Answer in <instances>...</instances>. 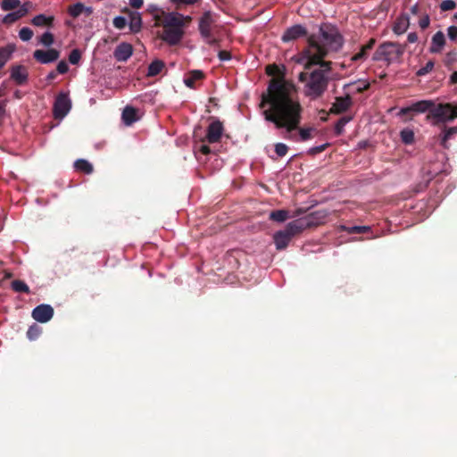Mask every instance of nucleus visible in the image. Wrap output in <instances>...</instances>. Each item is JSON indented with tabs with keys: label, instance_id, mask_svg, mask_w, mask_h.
<instances>
[{
	"label": "nucleus",
	"instance_id": "1",
	"mask_svg": "<svg viewBox=\"0 0 457 457\" xmlns=\"http://www.w3.org/2000/svg\"><path fill=\"white\" fill-rule=\"evenodd\" d=\"M269 108L263 111L267 121L272 122L277 129H285L290 133L298 129L299 135H292L294 141H307L312 138L314 128H299L303 108L299 102L295 87L283 78L270 80L267 93L262 95L260 106Z\"/></svg>",
	"mask_w": 457,
	"mask_h": 457
},
{
	"label": "nucleus",
	"instance_id": "2",
	"mask_svg": "<svg viewBox=\"0 0 457 457\" xmlns=\"http://www.w3.org/2000/svg\"><path fill=\"white\" fill-rule=\"evenodd\" d=\"M155 25L162 28L160 35L162 40L170 46L178 45L185 35L180 21L177 19L174 12H164L154 15Z\"/></svg>",
	"mask_w": 457,
	"mask_h": 457
},
{
	"label": "nucleus",
	"instance_id": "3",
	"mask_svg": "<svg viewBox=\"0 0 457 457\" xmlns=\"http://www.w3.org/2000/svg\"><path fill=\"white\" fill-rule=\"evenodd\" d=\"M307 42L308 48L303 51V54L307 58L304 68L310 70L313 65H320V68L317 70H321L326 75V73L331 71L332 65L331 62L323 60L328 53L327 47L320 45L314 35L309 36Z\"/></svg>",
	"mask_w": 457,
	"mask_h": 457
},
{
	"label": "nucleus",
	"instance_id": "4",
	"mask_svg": "<svg viewBox=\"0 0 457 457\" xmlns=\"http://www.w3.org/2000/svg\"><path fill=\"white\" fill-rule=\"evenodd\" d=\"M298 79L301 82H306L304 93L312 99L320 97L328 85V77L321 70H314L310 74L301 72Z\"/></svg>",
	"mask_w": 457,
	"mask_h": 457
},
{
	"label": "nucleus",
	"instance_id": "5",
	"mask_svg": "<svg viewBox=\"0 0 457 457\" xmlns=\"http://www.w3.org/2000/svg\"><path fill=\"white\" fill-rule=\"evenodd\" d=\"M404 50V46L398 43L385 42L376 49L372 59L375 62L385 61L389 64L400 59Z\"/></svg>",
	"mask_w": 457,
	"mask_h": 457
},
{
	"label": "nucleus",
	"instance_id": "6",
	"mask_svg": "<svg viewBox=\"0 0 457 457\" xmlns=\"http://www.w3.org/2000/svg\"><path fill=\"white\" fill-rule=\"evenodd\" d=\"M320 32L322 39L332 50L337 51L343 46L344 38L337 27L323 23L320 27Z\"/></svg>",
	"mask_w": 457,
	"mask_h": 457
},
{
	"label": "nucleus",
	"instance_id": "7",
	"mask_svg": "<svg viewBox=\"0 0 457 457\" xmlns=\"http://www.w3.org/2000/svg\"><path fill=\"white\" fill-rule=\"evenodd\" d=\"M314 220V213H312L308 216L295 220L287 223L285 229L283 230L292 238L295 235L303 231L305 228L317 226L318 223Z\"/></svg>",
	"mask_w": 457,
	"mask_h": 457
},
{
	"label": "nucleus",
	"instance_id": "8",
	"mask_svg": "<svg viewBox=\"0 0 457 457\" xmlns=\"http://www.w3.org/2000/svg\"><path fill=\"white\" fill-rule=\"evenodd\" d=\"M436 106L437 105H436L432 100H420L413 103L408 107L402 108L397 115L402 117L410 113H424L426 112H429V115L433 117V111Z\"/></svg>",
	"mask_w": 457,
	"mask_h": 457
},
{
	"label": "nucleus",
	"instance_id": "9",
	"mask_svg": "<svg viewBox=\"0 0 457 457\" xmlns=\"http://www.w3.org/2000/svg\"><path fill=\"white\" fill-rule=\"evenodd\" d=\"M71 109V101L69 97L68 93H63V92L59 93L57 95L54 104V108H53L54 117L55 119L62 120L68 114V112H70Z\"/></svg>",
	"mask_w": 457,
	"mask_h": 457
},
{
	"label": "nucleus",
	"instance_id": "10",
	"mask_svg": "<svg viewBox=\"0 0 457 457\" xmlns=\"http://www.w3.org/2000/svg\"><path fill=\"white\" fill-rule=\"evenodd\" d=\"M215 15L211 11L204 12L199 18L198 30L202 37H210L215 27Z\"/></svg>",
	"mask_w": 457,
	"mask_h": 457
},
{
	"label": "nucleus",
	"instance_id": "11",
	"mask_svg": "<svg viewBox=\"0 0 457 457\" xmlns=\"http://www.w3.org/2000/svg\"><path fill=\"white\" fill-rule=\"evenodd\" d=\"M433 117L442 121L453 120L457 118V104L450 103L437 104L433 111Z\"/></svg>",
	"mask_w": 457,
	"mask_h": 457
},
{
	"label": "nucleus",
	"instance_id": "12",
	"mask_svg": "<svg viewBox=\"0 0 457 457\" xmlns=\"http://www.w3.org/2000/svg\"><path fill=\"white\" fill-rule=\"evenodd\" d=\"M223 133V123L220 120H214L207 127L205 139L209 144L218 143L220 141Z\"/></svg>",
	"mask_w": 457,
	"mask_h": 457
},
{
	"label": "nucleus",
	"instance_id": "13",
	"mask_svg": "<svg viewBox=\"0 0 457 457\" xmlns=\"http://www.w3.org/2000/svg\"><path fill=\"white\" fill-rule=\"evenodd\" d=\"M308 31L305 27L300 24L294 25L287 28L281 37V40L284 43L297 40L300 37H306Z\"/></svg>",
	"mask_w": 457,
	"mask_h": 457
},
{
	"label": "nucleus",
	"instance_id": "14",
	"mask_svg": "<svg viewBox=\"0 0 457 457\" xmlns=\"http://www.w3.org/2000/svg\"><path fill=\"white\" fill-rule=\"evenodd\" d=\"M32 318L41 323L49 321L54 316V309L49 304H39L33 309Z\"/></svg>",
	"mask_w": 457,
	"mask_h": 457
},
{
	"label": "nucleus",
	"instance_id": "15",
	"mask_svg": "<svg viewBox=\"0 0 457 457\" xmlns=\"http://www.w3.org/2000/svg\"><path fill=\"white\" fill-rule=\"evenodd\" d=\"M60 56V52L54 48H50L48 50H36L33 53V57L35 60L40 63L46 64L58 60Z\"/></svg>",
	"mask_w": 457,
	"mask_h": 457
},
{
	"label": "nucleus",
	"instance_id": "16",
	"mask_svg": "<svg viewBox=\"0 0 457 457\" xmlns=\"http://www.w3.org/2000/svg\"><path fill=\"white\" fill-rule=\"evenodd\" d=\"M133 54V47L129 43H120L113 52V56L118 62L128 61Z\"/></svg>",
	"mask_w": 457,
	"mask_h": 457
},
{
	"label": "nucleus",
	"instance_id": "17",
	"mask_svg": "<svg viewBox=\"0 0 457 457\" xmlns=\"http://www.w3.org/2000/svg\"><path fill=\"white\" fill-rule=\"evenodd\" d=\"M352 104V98L349 95L345 97H337L330 108L331 113L339 114L345 112Z\"/></svg>",
	"mask_w": 457,
	"mask_h": 457
},
{
	"label": "nucleus",
	"instance_id": "18",
	"mask_svg": "<svg viewBox=\"0 0 457 457\" xmlns=\"http://www.w3.org/2000/svg\"><path fill=\"white\" fill-rule=\"evenodd\" d=\"M375 44H376V39L370 38L367 42V44H365L364 46H362L361 47L360 52H358L357 54H355L354 55H353L351 57V61H353L354 62L365 61L368 58L369 51H370L374 47Z\"/></svg>",
	"mask_w": 457,
	"mask_h": 457
},
{
	"label": "nucleus",
	"instance_id": "19",
	"mask_svg": "<svg viewBox=\"0 0 457 457\" xmlns=\"http://www.w3.org/2000/svg\"><path fill=\"white\" fill-rule=\"evenodd\" d=\"M11 77L18 85H23L28 80V72L26 68L22 65L12 67Z\"/></svg>",
	"mask_w": 457,
	"mask_h": 457
},
{
	"label": "nucleus",
	"instance_id": "20",
	"mask_svg": "<svg viewBox=\"0 0 457 457\" xmlns=\"http://www.w3.org/2000/svg\"><path fill=\"white\" fill-rule=\"evenodd\" d=\"M445 45V37L442 31H437L433 37L429 52L433 54L440 53Z\"/></svg>",
	"mask_w": 457,
	"mask_h": 457
},
{
	"label": "nucleus",
	"instance_id": "21",
	"mask_svg": "<svg viewBox=\"0 0 457 457\" xmlns=\"http://www.w3.org/2000/svg\"><path fill=\"white\" fill-rule=\"evenodd\" d=\"M409 25V17L406 14H402L396 19L393 27V31L397 35H402L407 30Z\"/></svg>",
	"mask_w": 457,
	"mask_h": 457
},
{
	"label": "nucleus",
	"instance_id": "22",
	"mask_svg": "<svg viewBox=\"0 0 457 457\" xmlns=\"http://www.w3.org/2000/svg\"><path fill=\"white\" fill-rule=\"evenodd\" d=\"M121 118L125 125L130 126L138 119L137 109L132 106H126L122 112Z\"/></svg>",
	"mask_w": 457,
	"mask_h": 457
},
{
	"label": "nucleus",
	"instance_id": "23",
	"mask_svg": "<svg viewBox=\"0 0 457 457\" xmlns=\"http://www.w3.org/2000/svg\"><path fill=\"white\" fill-rule=\"evenodd\" d=\"M292 238L284 230H279L274 235V243L278 250L287 248Z\"/></svg>",
	"mask_w": 457,
	"mask_h": 457
},
{
	"label": "nucleus",
	"instance_id": "24",
	"mask_svg": "<svg viewBox=\"0 0 457 457\" xmlns=\"http://www.w3.org/2000/svg\"><path fill=\"white\" fill-rule=\"evenodd\" d=\"M54 18V16H46L45 14L36 15L31 20V24L36 27H53Z\"/></svg>",
	"mask_w": 457,
	"mask_h": 457
},
{
	"label": "nucleus",
	"instance_id": "25",
	"mask_svg": "<svg viewBox=\"0 0 457 457\" xmlns=\"http://www.w3.org/2000/svg\"><path fill=\"white\" fill-rule=\"evenodd\" d=\"M74 168L76 170L85 174H91L94 171L93 165L85 159H78L75 161Z\"/></svg>",
	"mask_w": 457,
	"mask_h": 457
},
{
	"label": "nucleus",
	"instance_id": "26",
	"mask_svg": "<svg viewBox=\"0 0 457 457\" xmlns=\"http://www.w3.org/2000/svg\"><path fill=\"white\" fill-rule=\"evenodd\" d=\"M26 13H27V9L20 8L19 10H17L15 12L6 14L3 19V22L5 24L14 23L19 19L22 18Z\"/></svg>",
	"mask_w": 457,
	"mask_h": 457
},
{
	"label": "nucleus",
	"instance_id": "27",
	"mask_svg": "<svg viewBox=\"0 0 457 457\" xmlns=\"http://www.w3.org/2000/svg\"><path fill=\"white\" fill-rule=\"evenodd\" d=\"M204 72L198 70H195L189 72L188 76L184 79L187 87L190 88L195 87V82L204 78Z\"/></svg>",
	"mask_w": 457,
	"mask_h": 457
},
{
	"label": "nucleus",
	"instance_id": "28",
	"mask_svg": "<svg viewBox=\"0 0 457 457\" xmlns=\"http://www.w3.org/2000/svg\"><path fill=\"white\" fill-rule=\"evenodd\" d=\"M14 46L8 45L0 48V70L4 66L7 61L11 58L14 51Z\"/></svg>",
	"mask_w": 457,
	"mask_h": 457
},
{
	"label": "nucleus",
	"instance_id": "29",
	"mask_svg": "<svg viewBox=\"0 0 457 457\" xmlns=\"http://www.w3.org/2000/svg\"><path fill=\"white\" fill-rule=\"evenodd\" d=\"M164 66H165L164 62L161 60H155V61L152 62L148 66L147 76L154 77V76L158 75L159 73H161V71H162Z\"/></svg>",
	"mask_w": 457,
	"mask_h": 457
},
{
	"label": "nucleus",
	"instance_id": "30",
	"mask_svg": "<svg viewBox=\"0 0 457 457\" xmlns=\"http://www.w3.org/2000/svg\"><path fill=\"white\" fill-rule=\"evenodd\" d=\"M288 218V212L286 210H276L270 213V220L283 222Z\"/></svg>",
	"mask_w": 457,
	"mask_h": 457
},
{
	"label": "nucleus",
	"instance_id": "31",
	"mask_svg": "<svg viewBox=\"0 0 457 457\" xmlns=\"http://www.w3.org/2000/svg\"><path fill=\"white\" fill-rule=\"evenodd\" d=\"M341 230L346 231L349 234H362L368 232L370 228L368 226H353V227H346V226H341Z\"/></svg>",
	"mask_w": 457,
	"mask_h": 457
},
{
	"label": "nucleus",
	"instance_id": "32",
	"mask_svg": "<svg viewBox=\"0 0 457 457\" xmlns=\"http://www.w3.org/2000/svg\"><path fill=\"white\" fill-rule=\"evenodd\" d=\"M401 140L405 145H411L414 142V132L410 129H403L400 132Z\"/></svg>",
	"mask_w": 457,
	"mask_h": 457
},
{
	"label": "nucleus",
	"instance_id": "33",
	"mask_svg": "<svg viewBox=\"0 0 457 457\" xmlns=\"http://www.w3.org/2000/svg\"><path fill=\"white\" fill-rule=\"evenodd\" d=\"M352 120L349 116L341 117L335 124L334 131L337 136H340L344 132L345 126Z\"/></svg>",
	"mask_w": 457,
	"mask_h": 457
},
{
	"label": "nucleus",
	"instance_id": "34",
	"mask_svg": "<svg viewBox=\"0 0 457 457\" xmlns=\"http://www.w3.org/2000/svg\"><path fill=\"white\" fill-rule=\"evenodd\" d=\"M12 288L15 292L29 293L28 285L20 279L13 280L12 282Z\"/></svg>",
	"mask_w": 457,
	"mask_h": 457
},
{
	"label": "nucleus",
	"instance_id": "35",
	"mask_svg": "<svg viewBox=\"0 0 457 457\" xmlns=\"http://www.w3.org/2000/svg\"><path fill=\"white\" fill-rule=\"evenodd\" d=\"M20 4V0H3L1 3V9L4 11H12L18 8Z\"/></svg>",
	"mask_w": 457,
	"mask_h": 457
},
{
	"label": "nucleus",
	"instance_id": "36",
	"mask_svg": "<svg viewBox=\"0 0 457 457\" xmlns=\"http://www.w3.org/2000/svg\"><path fill=\"white\" fill-rule=\"evenodd\" d=\"M41 332L42 328L38 325L33 324L29 328L27 337L29 340H36Z\"/></svg>",
	"mask_w": 457,
	"mask_h": 457
},
{
	"label": "nucleus",
	"instance_id": "37",
	"mask_svg": "<svg viewBox=\"0 0 457 457\" xmlns=\"http://www.w3.org/2000/svg\"><path fill=\"white\" fill-rule=\"evenodd\" d=\"M84 4L81 3H77L69 7V14L73 18L79 17L84 11Z\"/></svg>",
	"mask_w": 457,
	"mask_h": 457
},
{
	"label": "nucleus",
	"instance_id": "38",
	"mask_svg": "<svg viewBox=\"0 0 457 457\" xmlns=\"http://www.w3.org/2000/svg\"><path fill=\"white\" fill-rule=\"evenodd\" d=\"M141 24L142 20L139 14H134L130 17L129 27L132 31H138L141 28Z\"/></svg>",
	"mask_w": 457,
	"mask_h": 457
},
{
	"label": "nucleus",
	"instance_id": "39",
	"mask_svg": "<svg viewBox=\"0 0 457 457\" xmlns=\"http://www.w3.org/2000/svg\"><path fill=\"white\" fill-rule=\"evenodd\" d=\"M39 42L45 46H50L54 42V37L51 32L46 31L40 37Z\"/></svg>",
	"mask_w": 457,
	"mask_h": 457
},
{
	"label": "nucleus",
	"instance_id": "40",
	"mask_svg": "<svg viewBox=\"0 0 457 457\" xmlns=\"http://www.w3.org/2000/svg\"><path fill=\"white\" fill-rule=\"evenodd\" d=\"M33 34L34 33L31 29L28 27H23L19 31V37L21 38V40L26 42L32 38Z\"/></svg>",
	"mask_w": 457,
	"mask_h": 457
},
{
	"label": "nucleus",
	"instance_id": "41",
	"mask_svg": "<svg viewBox=\"0 0 457 457\" xmlns=\"http://www.w3.org/2000/svg\"><path fill=\"white\" fill-rule=\"evenodd\" d=\"M435 66V62L433 61H428L425 66L421 67L417 72L416 75L419 77L425 76L429 73Z\"/></svg>",
	"mask_w": 457,
	"mask_h": 457
},
{
	"label": "nucleus",
	"instance_id": "42",
	"mask_svg": "<svg viewBox=\"0 0 457 457\" xmlns=\"http://www.w3.org/2000/svg\"><path fill=\"white\" fill-rule=\"evenodd\" d=\"M456 8V3L453 0H444L440 4L442 12L452 11Z\"/></svg>",
	"mask_w": 457,
	"mask_h": 457
},
{
	"label": "nucleus",
	"instance_id": "43",
	"mask_svg": "<svg viewBox=\"0 0 457 457\" xmlns=\"http://www.w3.org/2000/svg\"><path fill=\"white\" fill-rule=\"evenodd\" d=\"M176 17L178 20L180 21V23L182 24L183 30H185V28L189 25V23L192 21V17L189 15H183L179 12H174Z\"/></svg>",
	"mask_w": 457,
	"mask_h": 457
},
{
	"label": "nucleus",
	"instance_id": "44",
	"mask_svg": "<svg viewBox=\"0 0 457 457\" xmlns=\"http://www.w3.org/2000/svg\"><path fill=\"white\" fill-rule=\"evenodd\" d=\"M176 6V9L179 10L185 5H193L198 3L200 0H170Z\"/></svg>",
	"mask_w": 457,
	"mask_h": 457
},
{
	"label": "nucleus",
	"instance_id": "45",
	"mask_svg": "<svg viewBox=\"0 0 457 457\" xmlns=\"http://www.w3.org/2000/svg\"><path fill=\"white\" fill-rule=\"evenodd\" d=\"M81 59V53L79 49H73L69 54V61L71 64H77Z\"/></svg>",
	"mask_w": 457,
	"mask_h": 457
},
{
	"label": "nucleus",
	"instance_id": "46",
	"mask_svg": "<svg viewBox=\"0 0 457 457\" xmlns=\"http://www.w3.org/2000/svg\"><path fill=\"white\" fill-rule=\"evenodd\" d=\"M287 151H288V147L286 144L277 143L275 145V152L278 154V156H279V157L285 156L287 154Z\"/></svg>",
	"mask_w": 457,
	"mask_h": 457
},
{
	"label": "nucleus",
	"instance_id": "47",
	"mask_svg": "<svg viewBox=\"0 0 457 457\" xmlns=\"http://www.w3.org/2000/svg\"><path fill=\"white\" fill-rule=\"evenodd\" d=\"M113 26L118 29H122L127 25V20L123 16H117L113 19Z\"/></svg>",
	"mask_w": 457,
	"mask_h": 457
},
{
	"label": "nucleus",
	"instance_id": "48",
	"mask_svg": "<svg viewBox=\"0 0 457 457\" xmlns=\"http://www.w3.org/2000/svg\"><path fill=\"white\" fill-rule=\"evenodd\" d=\"M328 146H329V144L326 143V144L320 145L319 146L312 147V148L309 149L308 154L310 155L318 154L322 153L323 151H325Z\"/></svg>",
	"mask_w": 457,
	"mask_h": 457
},
{
	"label": "nucleus",
	"instance_id": "49",
	"mask_svg": "<svg viewBox=\"0 0 457 457\" xmlns=\"http://www.w3.org/2000/svg\"><path fill=\"white\" fill-rule=\"evenodd\" d=\"M457 132V127H453L445 131V134L442 137V145H445L446 141Z\"/></svg>",
	"mask_w": 457,
	"mask_h": 457
},
{
	"label": "nucleus",
	"instance_id": "50",
	"mask_svg": "<svg viewBox=\"0 0 457 457\" xmlns=\"http://www.w3.org/2000/svg\"><path fill=\"white\" fill-rule=\"evenodd\" d=\"M69 71L68 63L65 61H61L56 67V72L65 74Z\"/></svg>",
	"mask_w": 457,
	"mask_h": 457
},
{
	"label": "nucleus",
	"instance_id": "51",
	"mask_svg": "<svg viewBox=\"0 0 457 457\" xmlns=\"http://www.w3.org/2000/svg\"><path fill=\"white\" fill-rule=\"evenodd\" d=\"M447 34L451 40L455 41L457 39V27L450 26L447 29Z\"/></svg>",
	"mask_w": 457,
	"mask_h": 457
},
{
	"label": "nucleus",
	"instance_id": "52",
	"mask_svg": "<svg viewBox=\"0 0 457 457\" xmlns=\"http://www.w3.org/2000/svg\"><path fill=\"white\" fill-rule=\"evenodd\" d=\"M218 57L221 62L228 61L231 59V54L228 51L226 50H220L218 53Z\"/></svg>",
	"mask_w": 457,
	"mask_h": 457
},
{
	"label": "nucleus",
	"instance_id": "53",
	"mask_svg": "<svg viewBox=\"0 0 457 457\" xmlns=\"http://www.w3.org/2000/svg\"><path fill=\"white\" fill-rule=\"evenodd\" d=\"M6 112V100L0 102V126L3 124Z\"/></svg>",
	"mask_w": 457,
	"mask_h": 457
},
{
	"label": "nucleus",
	"instance_id": "54",
	"mask_svg": "<svg viewBox=\"0 0 457 457\" xmlns=\"http://www.w3.org/2000/svg\"><path fill=\"white\" fill-rule=\"evenodd\" d=\"M429 24L430 19L428 15L423 16L419 21V25L422 29H426L427 28H428Z\"/></svg>",
	"mask_w": 457,
	"mask_h": 457
},
{
	"label": "nucleus",
	"instance_id": "55",
	"mask_svg": "<svg viewBox=\"0 0 457 457\" xmlns=\"http://www.w3.org/2000/svg\"><path fill=\"white\" fill-rule=\"evenodd\" d=\"M203 39L210 46H218L220 43V40L214 37L213 33L210 35V37H203Z\"/></svg>",
	"mask_w": 457,
	"mask_h": 457
},
{
	"label": "nucleus",
	"instance_id": "56",
	"mask_svg": "<svg viewBox=\"0 0 457 457\" xmlns=\"http://www.w3.org/2000/svg\"><path fill=\"white\" fill-rule=\"evenodd\" d=\"M456 54L455 53H449L446 55L445 58V65L450 66L454 61H455Z\"/></svg>",
	"mask_w": 457,
	"mask_h": 457
},
{
	"label": "nucleus",
	"instance_id": "57",
	"mask_svg": "<svg viewBox=\"0 0 457 457\" xmlns=\"http://www.w3.org/2000/svg\"><path fill=\"white\" fill-rule=\"evenodd\" d=\"M143 4H144V0H129L130 6L135 9L141 8Z\"/></svg>",
	"mask_w": 457,
	"mask_h": 457
},
{
	"label": "nucleus",
	"instance_id": "58",
	"mask_svg": "<svg viewBox=\"0 0 457 457\" xmlns=\"http://www.w3.org/2000/svg\"><path fill=\"white\" fill-rule=\"evenodd\" d=\"M407 40L409 43H415L418 40V35L415 32L409 33Z\"/></svg>",
	"mask_w": 457,
	"mask_h": 457
},
{
	"label": "nucleus",
	"instance_id": "59",
	"mask_svg": "<svg viewBox=\"0 0 457 457\" xmlns=\"http://www.w3.org/2000/svg\"><path fill=\"white\" fill-rule=\"evenodd\" d=\"M199 150L203 154H209L211 153V148L206 145H201Z\"/></svg>",
	"mask_w": 457,
	"mask_h": 457
},
{
	"label": "nucleus",
	"instance_id": "60",
	"mask_svg": "<svg viewBox=\"0 0 457 457\" xmlns=\"http://www.w3.org/2000/svg\"><path fill=\"white\" fill-rule=\"evenodd\" d=\"M57 77V72L56 71H52L48 73V75L46 76V80L48 81H52L54 79H55V78Z\"/></svg>",
	"mask_w": 457,
	"mask_h": 457
},
{
	"label": "nucleus",
	"instance_id": "61",
	"mask_svg": "<svg viewBox=\"0 0 457 457\" xmlns=\"http://www.w3.org/2000/svg\"><path fill=\"white\" fill-rule=\"evenodd\" d=\"M450 83L451 84H456L457 83V71L453 72V74L450 77Z\"/></svg>",
	"mask_w": 457,
	"mask_h": 457
},
{
	"label": "nucleus",
	"instance_id": "62",
	"mask_svg": "<svg viewBox=\"0 0 457 457\" xmlns=\"http://www.w3.org/2000/svg\"><path fill=\"white\" fill-rule=\"evenodd\" d=\"M411 12L412 14H414V15L418 14V12H419V5H418V4H416L413 6H411Z\"/></svg>",
	"mask_w": 457,
	"mask_h": 457
},
{
	"label": "nucleus",
	"instance_id": "63",
	"mask_svg": "<svg viewBox=\"0 0 457 457\" xmlns=\"http://www.w3.org/2000/svg\"><path fill=\"white\" fill-rule=\"evenodd\" d=\"M271 70H278V67L276 65H273V66H268L267 67V73L269 75H271L273 74V71H271Z\"/></svg>",
	"mask_w": 457,
	"mask_h": 457
},
{
	"label": "nucleus",
	"instance_id": "64",
	"mask_svg": "<svg viewBox=\"0 0 457 457\" xmlns=\"http://www.w3.org/2000/svg\"><path fill=\"white\" fill-rule=\"evenodd\" d=\"M14 96H15V97H17V98H21V96H20L19 91H16V92L14 93Z\"/></svg>",
	"mask_w": 457,
	"mask_h": 457
}]
</instances>
